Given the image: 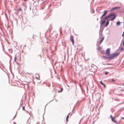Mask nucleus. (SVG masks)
<instances>
[{
  "label": "nucleus",
  "mask_w": 124,
  "mask_h": 124,
  "mask_svg": "<svg viewBox=\"0 0 124 124\" xmlns=\"http://www.w3.org/2000/svg\"><path fill=\"white\" fill-rule=\"evenodd\" d=\"M120 54L119 52H118L117 53L112 54L110 55L108 57H106L103 56V57L104 58H108L110 59H113L115 57H116L119 55Z\"/></svg>",
  "instance_id": "f257e3e1"
},
{
  "label": "nucleus",
  "mask_w": 124,
  "mask_h": 124,
  "mask_svg": "<svg viewBox=\"0 0 124 124\" xmlns=\"http://www.w3.org/2000/svg\"><path fill=\"white\" fill-rule=\"evenodd\" d=\"M112 16H113V17L111 19V20L112 21L115 19L116 17L115 14L114 13H113L109 14L108 16L105 17L104 19L105 20L106 19H108Z\"/></svg>",
  "instance_id": "f03ea898"
},
{
  "label": "nucleus",
  "mask_w": 124,
  "mask_h": 124,
  "mask_svg": "<svg viewBox=\"0 0 124 124\" xmlns=\"http://www.w3.org/2000/svg\"><path fill=\"white\" fill-rule=\"evenodd\" d=\"M110 48H108L106 50V54L107 55L109 56L110 55Z\"/></svg>",
  "instance_id": "7ed1b4c3"
},
{
  "label": "nucleus",
  "mask_w": 124,
  "mask_h": 124,
  "mask_svg": "<svg viewBox=\"0 0 124 124\" xmlns=\"http://www.w3.org/2000/svg\"><path fill=\"white\" fill-rule=\"evenodd\" d=\"M70 39L71 40L73 45H74V37L73 35H71L70 37Z\"/></svg>",
  "instance_id": "20e7f679"
},
{
  "label": "nucleus",
  "mask_w": 124,
  "mask_h": 124,
  "mask_svg": "<svg viewBox=\"0 0 124 124\" xmlns=\"http://www.w3.org/2000/svg\"><path fill=\"white\" fill-rule=\"evenodd\" d=\"M110 117L111 118L112 121L115 123H116V121L115 120V118L114 117H112L111 115H110Z\"/></svg>",
  "instance_id": "39448f33"
},
{
  "label": "nucleus",
  "mask_w": 124,
  "mask_h": 124,
  "mask_svg": "<svg viewBox=\"0 0 124 124\" xmlns=\"http://www.w3.org/2000/svg\"><path fill=\"white\" fill-rule=\"evenodd\" d=\"M107 12V11H104V14H103V15H102V16H101L102 17L105 16L106 15V14Z\"/></svg>",
  "instance_id": "423d86ee"
},
{
  "label": "nucleus",
  "mask_w": 124,
  "mask_h": 124,
  "mask_svg": "<svg viewBox=\"0 0 124 124\" xmlns=\"http://www.w3.org/2000/svg\"><path fill=\"white\" fill-rule=\"evenodd\" d=\"M105 22V20L104 19L101 22V25H102L104 24Z\"/></svg>",
  "instance_id": "0eeeda50"
},
{
  "label": "nucleus",
  "mask_w": 124,
  "mask_h": 124,
  "mask_svg": "<svg viewBox=\"0 0 124 124\" xmlns=\"http://www.w3.org/2000/svg\"><path fill=\"white\" fill-rule=\"evenodd\" d=\"M104 39V38L103 37L102 39H101L100 41L99 42V44H100L103 41V39Z\"/></svg>",
  "instance_id": "6e6552de"
},
{
  "label": "nucleus",
  "mask_w": 124,
  "mask_h": 124,
  "mask_svg": "<svg viewBox=\"0 0 124 124\" xmlns=\"http://www.w3.org/2000/svg\"><path fill=\"white\" fill-rule=\"evenodd\" d=\"M100 83L102 85H103L104 87V88H105L106 87V85H104L101 81H100Z\"/></svg>",
  "instance_id": "1a4fd4ad"
},
{
  "label": "nucleus",
  "mask_w": 124,
  "mask_h": 124,
  "mask_svg": "<svg viewBox=\"0 0 124 124\" xmlns=\"http://www.w3.org/2000/svg\"><path fill=\"white\" fill-rule=\"evenodd\" d=\"M109 23V21L108 20V21L107 22H106V24H105V26L107 27V25Z\"/></svg>",
  "instance_id": "9d476101"
},
{
  "label": "nucleus",
  "mask_w": 124,
  "mask_h": 124,
  "mask_svg": "<svg viewBox=\"0 0 124 124\" xmlns=\"http://www.w3.org/2000/svg\"><path fill=\"white\" fill-rule=\"evenodd\" d=\"M119 8H120L119 7H115L114 8H112V10L116 9H117Z\"/></svg>",
  "instance_id": "9b49d317"
},
{
  "label": "nucleus",
  "mask_w": 124,
  "mask_h": 124,
  "mask_svg": "<svg viewBox=\"0 0 124 124\" xmlns=\"http://www.w3.org/2000/svg\"><path fill=\"white\" fill-rule=\"evenodd\" d=\"M116 25H119L120 24V23L119 21L117 22L116 23Z\"/></svg>",
  "instance_id": "f8f14e48"
},
{
  "label": "nucleus",
  "mask_w": 124,
  "mask_h": 124,
  "mask_svg": "<svg viewBox=\"0 0 124 124\" xmlns=\"http://www.w3.org/2000/svg\"><path fill=\"white\" fill-rule=\"evenodd\" d=\"M70 114H69V115H67V116L66 118V122H67L68 121V119L69 117V115Z\"/></svg>",
  "instance_id": "ddd939ff"
},
{
  "label": "nucleus",
  "mask_w": 124,
  "mask_h": 124,
  "mask_svg": "<svg viewBox=\"0 0 124 124\" xmlns=\"http://www.w3.org/2000/svg\"><path fill=\"white\" fill-rule=\"evenodd\" d=\"M63 91V88H62L61 89V91H59L58 92L59 93H60L61 92H62Z\"/></svg>",
  "instance_id": "4468645a"
},
{
  "label": "nucleus",
  "mask_w": 124,
  "mask_h": 124,
  "mask_svg": "<svg viewBox=\"0 0 124 124\" xmlns=\"http://www.w3.org/2000/svg\"><path fill=\"white\" fill-rule=\"evenodd\" d=\"M108 72H105V74L106 75H107L108 73Z\"/></svg>",
  "instance_id": "2eb2a0df"
},
{
  "label": "nucleus",
  "mask_w": 124,
  "mask_h": 124,
  "mask_svg": "<svg viewBox=\"0 0 124 124\" xmlns=\"http://www.w3.org/2000/svg\"><path fill=\"white\" fill-rule=\"evenodd\" d=\"M122 37L124 36V31H123L122 35Z\"/></svg>",
  "instance_id": "dca6fc26"
},
{
  "label": "nucleus",
  "mask_w": 124,
  "mask_h": 124,
  "mask_svg": "<svg viewBox=\"0 0 124 124\" xmlns=\"http://www.w3.org/2000/svg\"><path fill=\"white\" fill-rule=\"evenodd\" d=\"M123 44L124 46V40H123Z\"/></svg>",
  "instance_id": "f3484780"
},
{
  "label": "nucleus",
  "mask_w": 124,
  "mask_h": 124,
  "mask_svg": "<svg viewBox=\"0 0 124 124\" xmlns=\"http://www.w3.org/2000/svg\"><path fill=\"white\" fill-rule=\"evenodd\" d=\"M21 8H19L18 10V11H21Z\"/></svg>",
  "instance_id": "a211bd4d"
},
{
  "label": "nucleus",
  "mask_w": 124,
  "mask_h": 124,
  "mask_svg": "<svg viewBox=\"0 0 124 124\" xmlns=\"http://www.w3.org/2000/svg\"><path fill=\"white\" fill-rule=\"evenodd\" d=\"M121 50L122 51L123 50H124V49L123 48H121Z\"/></svg>",
  "instance_id": "6ab92c4d"
},
{
  "label": "nucleus",
  "mask_w": 124,
  "mask_h": 124,
  "mask_svg": "<svg viewBox=\"0 0 124 124\" xmlns=\"http://www.w3.org/2000/svg\"><path fill=\"white\" fill-rule=\"evenodd\" d=\"M112 80L113 81H114V82H115V81L114 80H113V79H112Z\"/></svg>",
  "instance_id": "aec40b11"
},
{
  "label": "nucleus",
  "mask_w": 124,
  "mask_h": 124,
  "mask_svg": "<svg viewBox=\"0 0 124 124\" xmlns=\"http://www.w3.org/2000/svg\"><path fill=\"white\" fill-rule=\"evenodd\" d=\"M35 78H36V79H38V78H37V77H36Z\"/></svg>",
  "instance_id": "412c9836"
},
{
  "label": "nucleus",
  "mask_w": 124,
  "mask_h": 124,
  "mask_svg": "<svg viewBox=\"0 0 124 124\" xmlns=\"http://www.w3.org/2000/svg\"><path fill=\"white\" fill-rule=\"evenodd\" d=\"M16 57H15V61L16 60Z\"/></svg>",
  "instance_id": "4be33fe9"
},
{
  "label": "nucleus",
  "mask_w": 124,
  "mask_h": 124,
  "mask_svg": "<svg viewBox=\"0 0 124 124\" xmlns=\"http://www.w3.org/2000/svg\"><path fill=\"white\" fill-rule=\"evenodd\" d=\"M23 108H24V107H23Z\"/></svg>",
  "instance_id": "5701e85b"
},
{
  "label": "nucleus",
  "mask_w": 124,
  "mask_h": 124,
  "mask_svg": "<svg viewBox=\"0 0 124 124\" xmlns=\"http://www.w3.org/2000/svg\"><path fill=\"white\" fill-rule=\"evenodd\" d=\"M23 109V110H24V109Z\"/></svg>",
  "instance_id": "b1692460"
}]
</instances>
